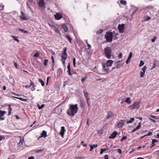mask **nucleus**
Instances as JSON below:
<instances>
[{
  "instance_id": "f257e3e1",
  "label": "nucleus",
  "mask_w": 159,
  "mask_h": 159,
  "mask_svg": "<svg viewBox=\"0 0 159 159\" xmlns=\"http://www.w3.org/2000/svg\"><path fill=\"white\" fill-rule=\"evenodd\" d=\"M78 105H70V107L67 111V114L71 117L74 116L78 111V108L77 107Z\"/></svg>"
},
{
  "instance_id": "f03ea898",
  "label": "nucleus",
  "mask_w": 159,
  "mask_h": 159,
  "mask_svg": "<svg viewBox=\"0 0 159 159\" xmlns=\"http://www.w3.org/2000/svg\"><path fill=\"white\" fill-rule=\"evenodd\" d=\"M104 53L105 56L108 59L111 58V56L112 50L111 47H107L104 49Z\"/></svg>"
},
{
  "instance_id": "7ed1b4c3",
  "label": "nucleus",
  "mask_w": 159,
  "mask_h": 159,
  "mask_svg": "<svg viewBox=\"0 0 159 159\" xmlns=\"http://www.w3.org/2000/svg\"><path fill=\"white\" fill-rule=\"evenodd\" d=\"M106 34L105 35V38L106 41L107 42H111L112 40L113 37V33L110 30L106 32Z\"/></svg>"
},
{
  "instance_id": "20e7f679",
  "label": "nucleus",
  "mask_w": 159,
  "mask_h": 159,
  "mask_svg": "<svg viewBox=\"0 0 159 159\" xmlns=\"http://www.w3.org/2000/svg\"><path fill=\"white\" fill-rule=\"evenodd\" d=\"M113 62V61L112 60H109L107 61L106 64H102L103 68L106 72H107V70H108V67H111V66Z\"/></svg>"
},
{
  "instance_id": "39448f33",
  "label": "nucleus",
  "mask_w": 159,
  "mask_h": 159,
  "mask_svg": "<svg viewBox=\"0 0 159 159\" xmlns=\"http://www.w3.org/2000/svg\"><path fill=\"white\" fill-rule=\"evenodd\" d=\"M140 105V102L135 101L132 105L129 106V107L133 109H138Z\"/></svg>"
},
{
  "instance_id": "423d86ee",
  "label": "nucleus",
  "mask_w": 159,
  "mask_h": 159,
  "mask_svg": "<svg viewBox=\"0 0 159 159\" xmlns=\"http://www.w3.org/2000/svg\"><path fill=\"white\" fill-rule=\"evenodd\" d=\"M67 50V48H65L64 49V51L62 52V54L61 56V58L64 59H66L67 54L66 53V51Z\"/></svg>"
},
{
  "instance_id": "0eeeda50",
  "label": "nucleus",
  "mask_w": 159,
  "mask_h": 159,
  "mask_svg": "<svg viewBox=\"0 0 159 159\" xmlns=\"http://www.w3.org/2000/svg\"><path fill=\"white\" fill-rule=\"evenodd\" d=\"M21 16H20V17L22 20H27L29 19V18L27 17V15H25L23 12L21 11Z\"/></svg>"
},
{
  "instance_id": "6e6552de",
  "label": "nucleus",
  "mask_w": 159,
  "mask_h": 159,
  "mask_svg": "<svg viewBox=\"0 0 159 159\" xmlns=\"http://www.w3.org/2000/svg\"><path fill=\"white\" fill-rule=\"evenodd\" d=\"M124 25H119L118 26V29L120 33H123L124 32Z\"/></svg>"
},
{
  "instance_id": "1a4fd4ad",
  "label": "nucleus",
  "mask_w": 159,
  "mask_h": 159,
  "mask_svg": "<svg viewBox=\"0 0 159 159\" xmlns=\"http://www.w3.org/2000/svg\"><path fill=\"white\" fill-rule=\"evenodd\" d=\"M123 64L121 63V61H119L117 62H115L114 66L116 68H119Z\"/></svg>"
},
{
  "instance_id": "9d476101",
  "label": "nucleus",
  "mask_w": 159,
  "mask_h": 159,
  "mask_svg": "<svg viewBox=\"0 0 159 159\" xmlns=\"http://www.w3.org/2000/svg\"><path fill=\"white\" fill-rule=\"evenodd\" d=\"M6 113L5 111H2L0 110V120H2L5 119V118L2 117L4 116V114Z\"/></svg>"
},
{
  "instance_id": "9b49d317",
  "label": "nucleus",
  "mask_w": 159,
  "mask_h": 159,
  "mask_svg": "<svg viewBox=\"0 0 159 159\" xmlns=\"http://www.w3.org/2000/svg\"><path fill=\"white\" fill-rule=\"evenodd\" d=\"M49 25L50 26L51 29L54 30L55 32L57 34H60V32L59 30L57 29V28L54 25H51L49 24Z\"/></svg>"
},
{
  "instance_id": "f8f14e48",
  "label": "nucleus",
  "mask_w": 159,
  "mask_h": 159,
  "mask_svg": "<svg viewBox=\"0 0 159 159\" xmlns=\"http://www.w3.org/2000/svg\"><path fill=\"white\" fill-rule=\"evenodd\" d=\"M114 116V114L111 111H108V114L106 116V119H108L110 118L113 117Z\"/></svg>"
},
{
  "instance_id": "ddd939ff",
  "label": "nucleus",
  "mask_w": 159,
  "mask_h": 159,
  "mask_svg": "<svg viewBox=\"0 0 159 159\" xmlns=\"http://www.w3.org/2000/svg\"><path fill=\"white\" fill-rule=\"evenodd\" d=\"M54 17L56 20H58L62 18V15L61 14L57 13L54 15Z\"/></svg>"
},
{
  "instance_id": "4468645a",
  "label": "nucleus",
  "mask_w": 159,
  "mask_h": 159,
  "mask_svg": "<svg viewBox=\"0 0 159 159\" xmlns=\"http://www.w3.org/2000/svg\"><path fill=\"white\" fill-rule=\"evenodd\" d=\"M65 131V127L64 126H62L61 127V129L60 130V132L59 133L60 135L63 137L64 132Z\"/></svg>"
},
{
  "instance_id": "2eb2a0df",
  "label": "nucleus",
  "mask_w": 159,
  "mask_h": 159,
  "mask_svg": "<svg viewBox=\"0 0 159 159\" xmlns=\"http://www.w3.org/2000/svg\"><path fill=\"white\" fill-rule=\"evenodd\" d=\"M84 96L86 99V101H88L89 100V94L87 92L86 90H84L83 91Z\"/></svg>"
},
{
  "instance_id": "dca6fc26",
  "label": "nucleus",
  "mask_w": 159,
  "mask_h": 159,
  "mask_svg": "<svg viewBox=\"0 0 159 159\" xmlns=\"http://www.w3.org/2000/svg\"><path fill=\"white\" fill-rule=\"evenodd\" d=\"M117 134V133L116 131H114L110 135V136L109 137V139H114L116 137Z\"/></svg>"
},
{
  "instance_id": "f3484780",
  "label": "nucleus",
  "mask_w": 159,
  "mask_h": 159,
  "mask_svg": "<svg viewBox=\"0 0 159 159\" xmlns=\"http://www.w3.org/2000/svg\"><path fill=\"white\" fill-rule=\"evenodd\" d=\"M89 146L90 148V151H92L94 148L97 147L98 146L97 144H94L93 145H89Z\"/></svg>"
},
{
  "instance_id": "a211bd4d",
  "label": "nucleus",
  "mask_w": 159,
  "mask_h": 159,
  "mask_svg": "<svg viewBox=\"0 0 159 159\" xmlns=\"http://www.w3.org/2000/svg\"><path fill=\"white\" fill-rule=\"evenodd\" d=\"M47 136V133L46 131L43 130L41 134V137L45 138Z\"/></svg>"
},
{
  "instance_id": "6ab92c4d",
  "label": "nucleus",
  "mask_w": 159,
  "mask_h": 159,
  "mask_svg": "<svg viewBox=\"0 0 159 159\" xmlns=\"http://www.w3.org/2000/svg\"><path fill=\"white\" fill-rule=\"evenodd\" d=\"M106 147L105 148V149H101V151L100 152V154H102L103 153V152L105 151L106 150H107L109 149V148L107 147V145H106Z\"/></svg>"
},
{
  "instance_id": "aec40b11",
  "label": "nucleus",
  "mask_w": 159,
  "mask_h": 159,
  "mask_svg": "<svg viewBox=\"0 0 159 159\" xmlns=\"http://www.w3.org/2000/svg\"><path fill=\"white\" fill-rule=\"evenodd\" d=\"M125 102L129 104H130L131 102V101L130 100V98L127 97L125 100Z\"/></svg>"
},
{
  "instance_id": "412c9836",
  "label": "nucleus",
  "mask_w": 159,
  "mask_h": 159,
  "mask_svg": "<svg viewBox=\"0 0 159 159\" xmlns=\"http://www.w3.org/2000/svg\"><path fill=\"white\" fill-rule=\"evenodd\" d=\"M66 38L68 39L70 43H72V39L68 35H66Z\"/></svg>"
},
{
  "instance_id": "4be33fe9",
  "label": "nucleus",
  "mask_w": 159,
  "mask_h": 159,
  "mask_svg": "<svg viewBox=\"0 0 159 159\" xmlns=\"http://www.w3.org/2000/svg\"><path fill=\"white\" fill-rule=\"evenodd\" d=\"M44 2L43 0H40L39 2V6L43 7L44 6Z\"/></svg>"
},
{
  "instance_id": "5701e85b",
  "label": "nucleus",
  "mask_w": 159,
  "mask_h": 159,
  "mask_svg": "<svg viewBox=\"0 0 159 159\" xmlns=\"http://www.w3.org/2000/svg\"><path fill=\"white\" fill-rule=\"evenodd\" d=\"M30 84V86H32V87L31 89V90L32 91H34V90H35V87L36 86L34 85V83L32 82H31Z\"/></svg>"
},
{
  "instance_id": "b1692460",
  "label": "nucleus",
  "mask_w": 159,
  "mask_h": 159,
  "mask_svg": "<svg viewBox=\"0 0 159 159\" xmlns=\"http://www.w3.org/2000/svg\"><path fill=\"white\" fill-rule=\"evenodd\" d=\"M62 28L64 30L65 32L68 31V29L67 26L65 25H62Z\"/></svg>"
},
{
  "instance_id": "393cba45",
  "label": "nucleus",
  "mask_w": 159,
  "mask_h": 159,
  "mask_svg": "<svg viewBox=\"0 0 159 159\" xmlns=\"http://www.w3.org/2000/svg\"><path fill=\"white\" fill-rule=\"evenodd\" d=\"M158 142V140L155 139H153L152 140V146L151 147V148L153 146L155 145V144H154L156 142Z\"/></svg>"
},
{
  "instance_id": "a878e982",
  "label": "nucleus",
  "mask_w": 159,
  "mask_h": 159,
  "mask_svg": "<svg viewBox=\"0 0 159 159\" xmlns=\"http://www.w3.org/2000/svg\"><path fill=\"white\" fill-rule=\"evenodd\" d=\"M38 80L39 82L41 83L42 86H43L44 85V83L42 80L40 79H39Z\"/></svg>"
},
{
  "instance_id": "bb28decb",
  "label": "nucleus",
  "mask_w": 159,
  "mask_h": 159,
  "mask_svg": "<svg viewBox=\"0 0 159 159\" xmlns=\"http://www.w3.org/2000/svg\"><path fill=\"white\" fill-rule=\"evenodd\" d=\"M11 36L13 39L15 41H16L18 42H19V40L18 39L17 36L13 35H11Z\"/></svg>"
},
{
  "instance_id": "cd10ccee",
  "label": "nucleus",
  "mask_w": 159,
  "mask_h": 159,
  "mask_svg": "<svg viewBox=\"0 0 159 159\" xmlns=\"http://www.w3.org/2000/svg\"><path fill=\"white\" fill-rule=\"evenodd\" d=\"M8 115L9 116L11 114V113L12 111V109L11 107V106L10 105L9 106V108L8 109Z\"/></svg>"
},
{
  "instance_id": "c85d7f7f",
  "label": "nucleus",
  "mask_w": 159,
  "mask_h": 159,
  "mask_svg": "<svg viewBox=\"0 0 159 159\" xmlns=\"http://www.w3.org/2000/svg\"><path fill=\"white\" fill-rule=\"evenodd\" d=\"M12 97L16 98L17 99H19L21 101H23L24 102H25L27 100L26 99H23L22 98H18L17 97Z\"/></svg>"
},
{
  "instance_id": "c756f323",
  "label": "nucleus",
  "mask_w": 159,
  "mask_h": 159,
  "mask_svg": "<svg viewBox=\"0 0 159 159\" xmlns=\"http://www.w3.org/2000/svg\"><path fill=\"white\" fill-rule=\"evenodd\" d=\"M123 125V123L121 122H119L117 123V126L118 127H122Z\"/></svg>"
},
{
  "instance_id": "7c9ffc66",
  "label": "nucleus",
  "mask_w": 159,
  "mask_h": 159,
  "mask_svg": "<svg viewBox=\"0 0 159 159\" xmlns=\"http://www.w3.org/2000/svg\"><path fill=\"white\" fill-rule=\"evenodd\" d=\"M153 8V7L151 6H148L147 7H146L145 8V10L147 9H149V10H151Z\"/></svg>"
},
{
  "instance_id": "2f4dec72",
  "label": "nucleus",
  "mask_w": 159,
  "mask_h": 159,
  "mask_svg": "<svg viewBox=\"0 0 159 159\" xmlns=\"http://www.w3.org/2000/svg\"><path fill=\"white\" fill-rule=\"evenodd\" d=\"M134 120V118H132L130 119V120H127L126 122V123L127 124L129 123H132L133 121Z\"/></svg>"
},
{
  "instance_id": "473e14b6",
  "label": "nucleus",
  "mask_w": 159,
  "mask_h": 159,
  "mask_svg": "<svg viewBox=\"0 0 159 159\" xmlns=\"http://www.w3.org/2000/svg\"><path fill=\"white\" fill-rule=\"evenodd\" d=\"M120 2L121 4H122L124 5H125L126 4V2L124 0H121L120 1Z\"/></svg>"
},
{
  "instance_id": "72a5a7b5",
  "label": "nucleus",
  "mask_w": 159,
  "mask_h": 159,
  "mask_svg": "<svg viewBox=\"0 0 159 159\" xmlns=\"http://www.w3.org/2000/svg\"><path fill=\"white\" fill-rule=\"evenodd\" d=\"M141 122H140L139 124L135 128L137 130L139 129H140V128L141 127Z\"/></svg>"
},
{
  "instance_id": "f704fd0d",
  "label": "nucleus",
  "mask_w": 159,
  "mask_h": 159,
  "mask_svg": "<svg viewBox=\"0 0 159 159\" xmlns=\"http://www.w3.org/2000/svg\"><path fill=\"white\" fill-rule=\"evenodd\" d=\"M140 75L141 77H143L145 75V72L141 71L140 72Z\"/></svg>"
},
{
  "instance_id": "c9c22d12",
  "label": "nucleus",
  "mask_w": 159,
  "mask_h": 159,
  "mask_svg": "<svg viewBox=\"0 0 159 159\" xmlns=\"http://www.w3.org/2000/svg\"><path fill=\"white\" fill-rule=\"evenodd\" d=\"M132 52H130L129 54V55L128 57V58L129 59H130L132 57Z\"/></svg>"
},
{
  "instance_id": "e433bc0d",
  "label": "nucleus",
  "mask_w": 159,
  "mask_h": 159,
  "mask_svg": "<svg viewBox=\"0 0 159 159\" xmlns=\"http://www.w3.org/2000/svg\"><path fill=\"white\" fill-rule=\"evenodd\" d=\"M48 60L45 59L44 61L43 65L45 66H46L47 65L48 63Z\"/></svg>"
},
{
  "instance_id": "4c0bfd02",
  "label": "nucleus",
  "mask_w": 159,
  "mask_h": 159,
  "mask_svg": "<svg viewBox=\"0 0 159 159\" xmlns=\"http://www.w3.org/2000/svg\"><path fill=\"white\" fill-rule=\"evenodd\" d=\"M85 42H86V43L87 45L88 49H89L91 47V45L89 44L87 40H85Z\"/></svg>"
},
{
  "instance_id": "58836bf2",
  "label": "nucleus",
  "mask_w": 159,
  "mask_h": 159,
  "mask_svg": "<svg viewBox=\"0 0 159 159\" xmlns=\"http://www.w3.org/2000/svg\"><path fill=\"white\" fill-rule=\"evenodd\" d=\"M151 19V18L149 16H146L145 18L144 21H148Z\"/></svg>"
},
{
  "instance_id": "ea45409f",
  "label": "nucleus",
  "mask_w": 159,
  "mask_h": 159,
  "mask_svg": "<svg viewBox=\"0 0 159 159\" xmlns=\"http://www.w3.org/2000/svg\"><path fill=\"white\" fill-rule=\"evenodd\" d=\"M66 59H61V60L62 61V63L63 65L65 66V61Z\"/></svg>"
},
{
  "instance_id": "a19ab883",
  "label": "nucleus",
  "mask_w": 159,
  "mask_h": 159,
  "mask_svg": "<svg viewBox=\"0 0 159 159\" xmlns=\"http://www.w3.org/2000/svg\"><path fill=\"white\" fill-rule=\"evenodd\" d=\"M103 32V30L102 29H100L99 30H98L97 32V34H100L102 33Z\"/></svg>"
},
{
  "instance_id": "79ce46f5",
  "label": "nucleus",
  "mask_w": 159,
  "mask_h": 159,
  "mask_svg": "<svg viewBox=\"0 0 159 159\" xmlns=\"http://www.w3.org/2000/svg\"><path fill=\"white\" fill-rule=\"evenodd\" d=\"M38 108L39 109H42L44 107V105L43 104L41 105V106H39V104H38Z\"/></svg>"
},
{
  "instance_id": "37998d69",
  "label": "nucleus",
  "mask_w": 159,
  "mask_h": 159,
  "mask_svg": "<svg viewBox=\"0 0 159 159\" xmlns=\"http://www.w3.org/2000/svg\"><path fill=\"white\" fill-rule=\"evenodd\" d=\"M73 65L74 67H75V58H73Z\"/></svg>"
},
{
  "instance_id": "c03bdc74",
  "label": "nucleus",
  "mask_w": 159,
  "mask_h": 159,
  "mask_svg": "<svg viewBox=\"0 0 159 159\" xmlns=\"http://www.w3.org/2000/svg\"><path fill=\"white\" fill-rule=\"evenodd\" d=\"M144 62L142 61H141L140 62L139 66H141L143 65Z\"/></svg>"
},
{
  "instance_id": "a18cd8bd",
  "label": "nucleus",
  "mask_w": 159,
  "mask_h": 159,
  "mask_svg": "<svg viewBox=\"0 0 159 159\" xmlns=\"http://www.w3.org/2000/svg\"><path fill=\"white\" fill-rule=\"evenodd\" d=\"M147 67L145 66H144L143 68L142 69V70L143 72H145V70L146 69Z\"/></svg>"
},
{
  "instance_id": "49530a36",
  "label": "nucleus",
  "mask_w": 159,
  "mask_h": 159,
  "mask_svg": "<svg viewBox=\"0 0 159 159\" xmlns=\"http://www.w3.org/2000/svg\"><path fill=\"white\" fill-rule=\"evenodd\" d=\"M39 55V54L38 52H35L34 55V57H38Z\"/></svg>"
},
{
  "instance_id": "de8ad7c7",
  "label": "nucleus",
  "mask_w": 159,
  "mask_h": 159,
  "mask_svg": "<svg viewBox=\"0 0 159 159\" xmlns=\"http://www.w3.org/2000/svg\"><path fill=\"white\" fill-rule=\"evenodd\" d=\"M127 139V137L125 136H124L122 137V139H120L121 142L122 141L126 139Z\"/></svg>"
},
{
  "instance_id": "09e8293b",
  "label": "nucleus",
  "mask_w": 159,
  "mask_h": 159,
  "mask_svg": "<svg viewBox=\"0 0 159 159\" xmlns=\"http://www.w3.org/2000/svg\"><path fill=\"white\" fill-rule=\"evenodd\" d=\"M67 67V68L68 69V70H70V63H69L68 64Z\"/></svg>"
},
{
  "instance_id": "8fccbe9b",
  "label": "nucleus",
  "mask_w": 159,
  "mask_h": 159,
  "mask_svg": "<svg viewBox=\"0 0 159 159\" xmlns=\"http://www.w3.org/2000/svg\"><path fill=\"white\" fill-rule=\"evenodd\" d=\"M15 66L17 69L19 68V66H18L17 64L16 63H15L14 64Z\"/></svg>"
},
{
  "instance_id": "3c124183",
  "label": "nucleus",
  "mask_w": 159,
  "mask_h": 159,
  "mask_svg": "<svg viewBox=\"0 0 159 159\" xmlns=\"http://www.w3.org/2000/svg\"><path fill=\"white\" fill-rule=\"evenodd\" d=\"M149 119H150V120L153 123H156V121L154 120V119H153L150 118H149Z\"/></svg>"
},
{
  "instance_id": "603ef678",
  "label": "nucleus",
  "mask_w": 159,
  "mask_h": 159,
  "mask_svg": "<svg viewBox=\"0 0 159 159\" xmlns=\"http://www.w3.org/2000/svg\"><path fill=\"white\" fill-rule=\"evenodd\" d=\"M51 59L52 61V63H53V65H54V58L53 57V56H51Z\"/></svg>"
},
{
  "instance_id": "864d4df0",
  "label": "nucleus",
  "mask_w": 159,
  "mask_h": 159,
  "mask_svg": "<svg viewBox=\"0 0 159 159\" xmlns=\"http://www.w3.org/2000/svg\"><path fill=\"white\" fill-rule=\"evenodd\" d=\"M122 53H120L118 56V57L119 58H121L122 57Z\"/></svg>"
},
{
  "instance_id": "5fc2aeb1",
  "label": "nucleus",
  "mask_w": 159,
  "mask_h": 159,
  "mask_svg": "<svg viewBox=\"0 0 159 159\" xmlns=\"http://www.w3.org/2000/svg\"><path fill=\"white\" fill-rule=\"evenodd\" d=\"M28 1H30L31 4H34L35 3V2L33 0H28Z\"/></svg>"
},
{
  "instance_id": "6e6d98bb",
  "label": "nucleus",
  "mask_w": 159,
  "mask_h": 159,
  "mask_svg": "<svg viewBox=\"0 0 159 159\" xmlns=\"http://www.w3.org/2000/svg\"><path fill=\"white\" fill-rule=\"evenodd\" d=\"M157 39V37L155 36L154 39H152L151 41L152 42H154L155 41V40Z\"/></svg>"
},
{
  "instance_id": "4d7b16f0",
  "label": "nucleus",
  "mask_w": 159,
  "mask_h": 159,
  "mask_svg": "<svg viewBox=\"0 0 159 159\" xmlns=\"http://www.w3.org/2000/svg\"><path fill=\"white\" fill-rule=\"evenodd\" d=\"M50 77H48L47 79V82H46V85H48V82L49 80Z\"/></svg>"
},
{
  "instance_id": "13d9d810",
  "label": "nucleus",
  "mask_w": 159,
  "mask_h": 159,
  "mask_svg": "<svg viewBox=\"0 0 159 159\" xmlns=\"http://www.w3.org/2000/svg\"><path fill=\"white\" fill-rule=\"evenodd\" d=\"M152 134V133H151L150 132H148V133L147 134L145 135L144 136H149L150 135H151Z\"/></svg>"
},
{
  "instance_id": "bf43d9fd",
  "label": "nucleus",
  "mask_w": 159,
  "mask_h": 159,
  "mask_svg": "<svg viewBox=\"0 0 159 159\" xmlns=\"http://www.w3.org/2000/svg\"><path fill=\"white\" fill-rule=\"evenodd\" d=\"M117 152L120 154L121 153L122 151H121V150H120V149H118V150H117Z\"/></svg>"
},
{
  "instance_id": "052dcab7",
  "label": "nucleus",
  "mask_w": 159,
  "mask_h": 159,
  "mask_svg": "<svg viewBox=\"0 0 159 159\" xmlns=\"http://www.w3.org/2000/svg\"><path fill=\"white\" fill-rule=\"evenodd\" d=\"M68 74L69 75L71 76L72 75V73H71L70 70H68Z\"/></svg>"
},
{
  "instance_id": "680f3d73",
  "label": "nucleus",
  "mask_w": 159,
  "mask_h": 159,
  "mask_svg": "<svg viewBox=\"0 0 159 159\" xmlns=\"http://www.w3.org/2000/svg\"><path fill=\"white\" fill-rule=\"evenodd\" d=\"M86 79V78H82L81 80V82L82 83H83L84 82V81Z\"/></svg>"
},
{
  "instance_id": "e2e57ef3",
  "label": "nucleus",
  "mask_w": 159,
  "mask_h": 159,
  "mask_svg": "<svg viewBox=\"0 0 159 159\" xmlns=\"http://www.w3.org/2000/svg\"><path fill=\"white\" fill-rule=\"evenodd\" d=\"M108 156L107 155H106L104 156L105 159H108Z\"/></svg>"
},
{
  "instance_id": "0e129e2a",
  "label": "nucleus",
  "mask_w": 159,
  "mask_h": 159,
  "mask_svg": "<svg viewBox=\"0 0 159 159\" xmlns=\"http://www.w3.org/2000/svg\"><path fill=\"white\" fill-rule=\"evenodd\" d=\"M136 130H137L135 128L132 131H131V133H133Z\"/></svg>"
},
{
  "instance_id": "69168bd1",
  "label": "nucleus",
  "mask_w": 159,
  "mask_h": 159,
  "mask_svg": "<svg viewBox=\"0 0 159 159\" xmlns=\"http://www.w3.org/2000/svg\"><path fill=\"white\" fill-rule=\"evenodd\" d=\"M18 30L19 31H20L22 32H23L24 30L23 29H20V28H19Z\"/></svg>"
},
{
  "instance_id": "338daca9",
  "label": "nucleus",
  "mask_w": 159,
  "mask_h": 159,
  "mask_svg": "<svg viewBox=\"0 0 159 159\" xmlns=\"http://www.w3.org/2000/svg\"><path fill=\"white\" fill-rule=\"evenodd\" d=\"M0 10H2L3 9V8H4V6H1V5H0Z\"/></svg>"
},
{
  "instance_id": "774afa93",
  "label": "nucleus",
  "mask_w": 159,
  "mask_h": 159,
  "mask_svg": "<svg viewBox=\"0 0 159 159\" xmlns=\"http://www.w3.org/2000/svg\"><path fill=\"white\" fill-rule=\"evenodd\" d=\"M28 159H34L33 157H30L28 158Z\"/></svg>"
}]
</instances>
